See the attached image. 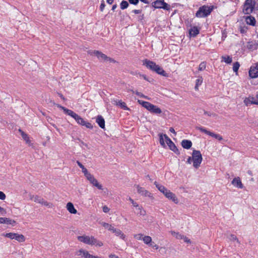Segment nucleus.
<instances>
[{
    "label": "nucleus",
    "instance_id": "obj_26",
    "mask_svg": "<svg viewBox=\"0 0 258 258\" xmlns=\"http://www.w3.org/2000/svg\"><path fill=\"white\" fill-rule=\"evenodd\" d=\"M199 33V29L196 26H194L189 30V35L193 37L196 36Z\"/></svg>",
    "mask_w": 258,
    "mask_h": 258
},
{
    "label": "nucleus",
    "instance_id": "obj_38",
    "mask_svg": "<svg viewBox=\"0 0 258 258\" xmlns=\"http://www.w3.org/2000/svg\"><path fill=\"white\" fill-rule=\"evenodd\" d=\"M239 67H240V64L237 61V62H234L233 65V71L237 74L238 70L239 68Z\"/></svg>",
    "mask_w": 258,
    "mask_h": 258
},
{
    "label": "nucleus",
    "instance_id": "obj_44",
    "mask_svg": "<svg viewBox=\"0 0 258 258\" xmlns=\"http://www.w3.org/2000/svg\"><path fill=\"white\" fill-rule=\"evenodd\" d=\"M247 47L250 49H254L256 48L255 45H253L252 42H248Z\"/></svg>",
    "mask_w": 258,
    "mask_h": 258
},
{
    "label": "nucleus",
    "instance_id": "obj_36",
    "mask_svg": "<svg viewBox=\"0 0 258 258\" xmlns=\"http://www.w3.org/2000/svg\"><path fill=\"white\" fill-rule=\"evenodd\" d=\"M143 240L146 244H149L152 242V238L149 236H145L143 237Z\"/></svg>",
    "mask_w": 258,
    "mask_h": 258
},
{
    "label": "nucleus",
    "instance_id": "obj_43",
    "mask_svg": "<svg viewBox=\"0 0 258 258\" xmlns=\"http://www.w3.org/2000/svg\"><path fill=\"white\" fill-rule=\"evenodd\" d=\"M206 62H202L200 64L198 70L199 71H202L206 69Z\"/></svg>",
    "mask_w": 258,
    "mask_h": 258
},
{
    "label": "nucleus",
    "instance_id": "obj_4",
    "mask_svg": "<svg viewBox=\"0 0 258 258\" xmlns=\"http://www.w3.org/2000/svg\"><path fill=\"white\" fill-rule=\"evenodd\" d=\"M82 242L90 245H95L98 247H101L103 245V243L97 239L93 236L82 235Z\"/></svg>",
    "mask_w": 258,
    "mask_h": 258
},
{
    "label": "nucleus",
    "instance_id": "obj_30",
    "mask_svg": "<svg viewBox=\"0 0 258 258\" xmlns=\"http://www.w3.org/2000/svg\"><path fill=\"white\" fill-rule=\"evenodd\" d=\"M165 136H167V135L165 134H159V142H160V145L163 148L166 147V144L165 143V142H166L165 139Z\"/></svg>",
    "mask_w": 258,
    "mask_h": 258
},
{
    "label": "nucleus",
    "instance_id": "obj_54",
    "mask_svg": "<svg viewBox=\"0 0 258 258\" xmlns=\"http://www.w3.org/2000/svg\"><path fill=\"white\" fill-rule=\"evenodd\" d=\"M0 213L3 215H4L6 213V210H5L3 208L1 207V206H0Z\"/></svg>",
    "mask_w": 258,
    "mask_h": 258
},
{
    "label": "nucleus",
    "instance_id": "obj_61",
    "mask_svg": "<svg viewBox=\"0 0 258 258\" xmlns=\"http://www.w3.org/2000/svg\"><path fill=\"white\" fill-rule=\"evenodd\" d=\"M140 1L145 4H149V2L147 0H140Z\"/></svg>",
    "mask_w": 258,
    "mask_h": 258
},
{
    "label": "nucleus",
    "instance_id": "obj_15",
    "mask_svg": "<svg viewBox=\"0 0 258 258\" xmlns=\"http://www.w3.org/2000/svg\"><path fill=\"white\" fill-rule=\"evenodd\" d=\"M16 221L9 218H0V224H7L8 225H14Z\"/></svg>",
    "mask_w": 258,
    "mask_h": 258
},
{
    "label": "nucleus",
    "instance_id": "obj_63",
    "mask_svg": "<svg viewBox=\"0 0 258 258\" xmlns=\"http://www.w3.org/2000/svg\"><path fill=\"white\" fill-rule=\"evenodd\" d=\"M59 96H60V97L61 98V99H62V100H64L65 99H64V97H63V96L62 95L60 94V95H59Z\"/></svg>",
    "mask_w": 258,
    "mask_h": 258
},
{
    "label": "nucleus",
    "instance_id": "obj_6",
    "mask_svg": "<svg viewBox=\"0 0 258 258\" xmlns=\"http://www.w3.org/2000/svg\"><path fill=\"white\" fill-rule=\"evenodd\" d=\"M213 10V7L211 8L208 6H203L200 7L197 12L196 16L197 17H205L210 14Z\"/></svg>",
    "mask_w": 258,
    "mask_h": 258
},
{
    "label": "nucleus",
    "instance_id": "obj_42",
    "mask_svg": "<svg viewBox=\"0 0 258 258\" xmlns=\"http://www.w3.org/2000/svg\"><path fill=\"white\" fill-rule=\"evenodd\" d=\"M229 239H230V240H231L232 241H234V242L235 241L238 244H239V243H240L238 238H237V237L234 234H231L230 235Z\"/></svg>",
    "mask_w": 258,
    "mask_h": 258
},
{
    "label": "nucleus",
    "instance_id": "obj_22",
    "mask_svg": "<svg viewBox=\"0 0 258 258\" xmlns=\"http://www.w3.org/2000/svg\"><path fill=\"white\" fill-rule=\"evenodd\" d=\"M182 147L186 149H189L192 145V143L190 140H183L181 143Z\"/></svg>",
    "mask_w": 258,
    "mask_h": 258
},
{
    "label": "nucleus",
    "instance_id": "obj_32",
    "mask_svg": "<svg viewBox=\"0 0 258 258\" xmlns=\"http://www.w3.org/2000/svg\"><path fill=\"white\" fill-rule=\"evenodd\" d=\"M222 61H224L227 64H230L232 62V57L229 55L222 56L221 57Z\"/></svg>",
    "mask_w": 258,
    "mask_h": 258
},
{
    "label": "nucleus",
    "instance_id": "obj_52",
    "mask_svg": "<svg viewBox=\"0 0 258 258\" xmlns=\"http://www.w3.org/2000/svg\"><path fill=\"white\" fill-rule=\"evenodd\" d=\"M129 2L131 4L136 5L139 3V0H128Z\"/></svg>",
    "mask_w": 258,
    "mask_h": 258
},
{
    "label": "nucleus",
    "instance_id": "obj_25",
    "mask_svg": "<svg viewBox=\"0 0 258 258\" xmlns=\"http://www.w3.org/2000/svg\"><path fill=\"white\" fill-rule=\"evenodd\" d=\"M245 21L246 23L250 25L254 26L255 24V20L254 18L251 16H247L245 18Z\"/></svg>",
    "mask_w": 258,
    "mask_h": 258
},
{
    "label": "nucleus",
    "instance_id": "obj_62",
    "mask_svg": "<svg viewBox=\"0 0 258 258\" xmlns=\"http://www.w3.org/2000/svg\"><path fill=\"white\" fill-rule=\"evenodd\" d=\"M117 7L116 5H114L112 7V10L114 11Z\"/></svg>",
    "mask_w": 258,
    "mask_h": 258
},
{
    "label": "nucleus",
    "instance_id": "obj_55",
    "mask_svg": "<svg viewBox=\"0 0 258 258\" xmlns=\"http://www.w3.org/2000/svg\"><path fill=\"white\" fill-rule=\"evenodd\" d=\"M204 114L205 115H206L209 116H215L214 114L211 113L210 112H207V111H205L204 112Z\"/></svg>",
    "mask_w": 258,
    "mask_h": 258
},
{
    "label": "nucleus",
    "instance_id": "obj_53",
    "mask_svg": "<svg viewBox=\"0 0 258 258\" xmlns=\"http://www.w3.org/2000/svg\"><path fill=\"white\" fill-rule=\"evenodd\" d=\"M105 6V5L104 4V2H102L100 6V9L101 11L102 12L103 11Z\"/></svg>",
    "mask_w": 258,
    "mask_h": 258
},
{
    "label": "nucleus",
    "instance_id": "obj_10",
    "mask_svg": "<svg viewBox=\"0 0 258 258\" xmlns=\"http://www.w3.org/2000/svg\"><path fill=\"white\" fill-rule=\"evenodd\" d=\"M248 73L250 78H256L258 77V62L250 67Z\"/></svg>",
    "mask_w": 258,
    "mask_h": 258
},
{
    "label": "nucleus",
    "instance_id": "obj_1",
    "mask_svg": "<svg viewBox=\"0 0 258 258\" xmlns=\"http://www.w3.org/2000/svg\"><path fill=\"white\" fill-rule=\"evenodd\" d=\"M82 172L89 183L93 186L96 187L99 190H103V186L94 177V175L82 165Z\"/></svg>",
    "mask_w": 258,
    "mask_h": 258
},
{
    "label": "nucleus",
    "instance_id": "obj_48",
    "mask_svg": "<svg viewBox=\"0 0 258 258\" xmlns=\"http://www.w3.org/2000/svg\"><path fill=\"white\" fill-rule=\"evenodd\" d=\"M162 9L166 10H169L170 9V6L168 4H167L164 1V4L163 5V7H162Z\"/></svg>",
    "mask_w": 258,
    "mask_h": 258
},
{
    "label": "nucleus",
    "instance_id": "obj_33",
    "mask_svg": "<svg viewBox=\"0 0 258 258\" xmlns=\"http://www.w3.org/2000/svg\"><path fill=\"white\" fill-rule=\"evenodd\" d=\"M15 239L18 241V242H23L25 241V238L23 234H19L16 233Z\"/></svg>",
    "mask_w": 258,
    "mask_h": 258
},
{
    "label": "nucleus",
    "instance_id": "obj_49",
    "mask_svg": "<svg viewBox=\"0 0 258 258\" xmlns=\"http://www.w3.org/2000/svg\"><path fill=\"white\" fill-rule=\"evenodd\" d=\"M182 240H183V241L185 242H186V243H191V241L189 239H188L187 237H186L184 235H183L182 236Z\"/></svg>",
    "mask_w": 258,
    "mask_h": 258
},
{
    "label": "nucleus",
    "instance_id": "obj_21",
    "mask_svg": "<svg viewBox=\"0 0 258 258\" xmlns=\"http://www.w3.org/2000/svg\"><path fill=\"white\" fill-rule=\"evenodd\" d=\"M96 122L101 128H105V120L101 115L97 116Z\"/></svg>",
    "mask_w": 258,
    "mask_h": 258
},
{
    "label": "nucleus",
    "instance_id": "obj_3",
    "mask_svg": "<svg viewBox=\"0 0 258 258\" xmlns=\"http://www.w3.org/2000/svg\"><path fill=\"white\" fill-rule=\"evenodd\" d=\"M203 160L202 155L199 150H194L192 156L189 157L187 160V163L191 164V162H193V166L198 169L202 163Z\"/></svg>",
    "mask_w": 258,
    "mask_h": 258
},
{
    "label": "nucleus",
    "instance_id": "obj_13",
    "mask_svg": "<svg viewBox=\"0 0 258 258\" xmlns=\"http://www.w3.org/2000/svg\"><path fill=\"white\" fill-rule=\"evenodd\" d=\"M143 64L147 68L154 72L157 66V64H156L154 62L147 59H145L143 61Z\"/></svg>",
    "mask_w": 258,
    "mask_h": 258
},
{
    "label": "nucleus",
    "instance_id": "obj_23",
    "mask_svg": "<svg viewBox=\"0 0 258 258\" xmlns=\"http://www.w3.org/2000/svg\"><path fill=\"white\" fill-rule=\"evenodd\" d=\"M58 108L62 109L63 111V112L68 115H69L71 116V115L72 114L73 111L71 110H70L69 109H67L65 108L64 107L58 104H54Z\"/></svg>",
    "mask_w": 258,
    "mask_h": 258
},
{
    "label": "nucleus",
    "instance_id": "obj_58",
    "mask_svg": "<svg viewBox=\"0 0 258 258\" xmlns=\"http://www.w3.org/2000/svg\"><path fill=\"white\" fill-rule=\"evenodd\" d=\"M169 131L170 132L174 134L175 135H176V132H175V130H174V128L173 127H170V129H169Z\"/></svg>",
    "mask_w": 258,
    "mask_h": 258
},
{
    "label": "nucleus",
    "instance_id": "obj_27",
    "mask_svg": "<svg viewBox=\"0 0 258 258\" xmlns=\"http://www.w3.org/2000/svg\"><path fill=\"white\" fill-rule=\"evenodd\" d=\"M164 4V0L156 1L153 3L152 5L156 9H162Z\"/></svg>",
    "mask_w": 258,
    "mask_h": 258
},
{
    "label": "nucleus",
    "instance_id": "obj_14",
    "mask_svg": "<svg viewBox=\"0 0 258 258\" xmlns=\"http://www.w3.org/2000/svg\"><path fill=\"white\" fill-rule=\"evenodd\" d=\"M128 201L132 204L134 207H138V210L139 211V214L141 216H145L146 215V211L142 208V207L140 206L138 204L135 202L131 197H129Z\"/></svg>",
    "mask_w": 258,
    "mask_h": 258
},
{
    "label": "nucleus",
    "instance_id": "obj_24",
    "mask_svg": "<svg viewBox=\"0 0 258 258\" xmlns=\"http://www.w3.org/2000/svg\"><path fill=\"white\" fill-rule=\"evenodd\" d=\"M154 72L161 76H163L164 77L167 76V74L166 73V72L163 70V69L161 67H160L158 65H157V67H156V69H155Z\"/></svg>",
    "mask_w": 258,
    "mask_h": 258
},
{
    "label": "nucleus",
    "instance_id": "obj_9",
    "mask_svg": "<svg viewBox=\"0 0 258 258\" xmlns=\"http://www.w3.org/2000/svg\"><path fill=\"white\" fill-rule=\"evenodd\" d=\"M196 128L200 131L201 132H203L207 135H208L212 137L215 138V139H217L219 141H221L223 139L221 135L219 134H214V133H212L209 131L207 130L206 128L203 127H197Z\"/></svg>",
    "mask_w": 258,
    "mask_h": 258
},
{
    "label": "nucleus",
    "instance_id": "obj_41",
    "mask_svg": "<svg viewBox=\"0 0 258 258\" xmlns=\"http://www.w3.org/2000/svg\"><path fill=\"white\" fill-rule=\"evenodd\" d=\"M128 6V3L125 1H123L120 3V8L122 10H124L126 8H127Z\"/></svg>",
    "mask_w": 258,
    "mask_h": 258
},
{
    "label": "nucleus",
    "instance_id": "obj_28",
    "mask_svg": "<svg viewBox=\"0 0 258 258\" xmlns=\"http://www.w3.org/2000/svg\"><path fill=\"white\" fill-rule=\"evenodd\" d=\"M101 225L104 227L105 229H107L108 231H112L114 229V227L111 224H109L108 223H106L104 222H101L99 223Z\"/></svg>",
    "mask_w": 258,
    "mask_h": 258
},
{
    "label": "nucleus",
    "instance_id": "obj_31",
    "mask_svg": "<svg viewBox=\"0 0 258 258\" xmlns=\"http://www.w3.org/2000/svg\"><path fill=\"white\" fill-rule=\"evenodd\" d=\"M30 199L31 200H33L35 202L37 203H39V204H41V203L42 202V200H43V198H40V197L38 196H30Z\"/></svg>",
    "mask_w": 258,
    "mask_h": 258
},
{
    "label": "nucleus",
    "instance_id": "obj_20",
    "mask_svg": "<svg viewBox=\"0 0 258 258\" xmlns=\"http://www.w3.org/2000/svg\"><path fill=\"white\" fill-rule=\"evenodd\" d=\"M115 235L116 236H119L121 239L123 240H125L126 236L124 234V233L119 229L114 228L113 231H112Z\"/></svg>",
    "mask_w": 258,
    "mask_h": 258
},
{
    "label": "nucleus",
    "instance_id": "obj_35",
    "mask_svg": "<svg viewBox=\"0 0 258 258\" xmlns=\"http://www.w3.org/2000/svg\"><path fill=\"white\" fill-rule=\"evenodd\" d=\"M16 233H4L3 235L6 237L9 238L11 239H15Z\"/></svg>",
    "mask_w": 258,
    "mask_h": 258
},
{
    "label": "nucleus",
    "instance_id": "obj_12",
    "mask_svg": "<svg viewBox=\"0 0 258 258\" xmlns=\"http://www.w3.org/2000/svg\"><path fill=\"white\" fill-rule=\"evenodd\" d=\"M243 102L246 106H248L251 104L258 105V101L254 100L252 96H249L244 99Z\"/></svg>",
    "mask_w": 258,
    "mask_h": 258
},
{
    "label": "nucleus",
    "instance_id": "obj_46",
    "mask_svg": "<svg viewBox=\"0 0 258 258\" xmlns=\"http://www.w3.org/2000/svg\"><path fill=\"white\" fill-rule=\"evenodd\" d=\"M82 125H86V126L88 128H92V125L91 123L88 122V123H86L85 121H83L82 120Z\"/></svg>",
    "mask_w": 258,
    "mask_h": 258
},
{
    "label": "nucleus",
    "instance_id": "obj_19",
    "mask_svg": "<svg viewBox=\"0 0 258 258\" xmlns=\"http://www.w3.org/2000/svg\"><path fill=\"white\" fill-rule=\"evenodd\" d=\"M232 184L235 187L239 188H243V184L240 180V179L239 177H235L234 178L231 182Z\"/></svg>",
    "mask_w": 258,
    "mask_h": 258
},
{
    "label": "nucleus",
    "instance_id": "obj_57",
    "mask_svg": "<svg viewBox=\"0 0 258 258\" xmlns=\"http://www.w3.org/2000/svg\"><path fill=\"white\" fill-rule=\"evenodd\" d=\"M140 76L142 78H143L144 79H145V80H146L147 81H149L146 75H140Z\"/></svg>",
    "mask_w": 258,
    "mask_h": 258
},
{
    "label": "nucleus",
    "instance_id": "obj_2",
    "mask_svg": "<svg viewBox=\"0 0 258 258\" xmlns=\"http://www.w3.org/2000/svg\"><path fill=\"white\" fill-rule=\"evenodd\" d=\"M154 184L158 189L162 192L166 198L173 201L175 204H177L178 203V200L174 194L171 192L170 190L168 189L164 186L156 181L154 182Z\"/></svg>",
    "mask_w": 258,
    "mask_h": 258
},
{
    "label": "nucleus",
    "instance_id": "obj_39",
    "mask_svg": "<svg viewBox=\"0 0 258 258\" xmlns=\"http://www.w3.org/2000/svg\"><path fill=\"white\" fill-rule=\"evenodd\" d=\"M71 116L74 118L78 123H80V120L81 119V117L75 112L73 111Z\"/></svg>",
    "mask_w": 258,
    "mask_h": 258
},
{
    "label": "nucleus",
    "instance_id": "obj_45",
    "mask_svg": "<svg viewBox=\"0 0 258 258\" xmlns=\"http://www.w3.org/2000/svg\"><path fill=\"white\" fill-rule=\"evenodd\" d=\"M135 238L137 240H143V235L142 234H137L134 235Z\"/></svg>",
    "mask_w": 258,
    "mask_h": 258
},
{
    "label": "nucleus",
    "instance_id": "obj_29",
    "mask_svg": "<svg viewBox=\"0 0 258 258\" xmlns=\"http://www.w3.org/2000/svg\"><path fill=\"white\" fill-rule=\"evenodd\" d=\"M203 82V79L202 77L199 76L198 77V78L196 81V85L195 87V89L196 91L199 90V87L201 86Z\"/></svg>",
    "mask_w": 258,
    "mask_h": 258
},
{
    "label": "nucleus",
    "instance_id": "obj_17",
    "mask_svg": "<svg viewBox=\"0 0 258 258\" xmlns=\"http://www.w3.org/2000/svg\"><path fill=\"white\" fill-rule=\"evenodd\" d=\"M138 192L142 196H145V197H151V193L149 192L148 190L145 189L144 188L139 186L138 185L137 186Z\"/></svg>",
    "mask_w": 258,
    "mask_h": 258
},
{
    "label": "nucleus",
    "instance_id": "obj_8",
    "mask_svg": "<svg viewBox=\"0 0 258 258\" xmlns=\"http://www.w3.org/2000/svg\"><path fill=\"white\" fill-rule=\"evenodd\" d=\"M94 54L98 57V58L102 61H110L114 62L115 61L111 58L108 57L105 54L99 51H95Z\"/></svg>",
    "mask_w": 258,
    "mask_h": 258
},
{
    "label": "nucleus",
    "instance_id": "obj_51",
    "mask_svg": "<svg viewBox=\"0 0 258 258\" xmlns=\"http://www.w3.org/2000/svg\"><path fill=\"white\" fill-rule=\"evenodd\" d=\"M102 208H103V211L105 213H107L109 212L110 209L107 206H104Z\"/></svg>",
    "mask_w": 258,
    "mask_h": 258
},
{
    "label": "nucleus",
    "instance_id": "obj_64",
    "mask_svg": "<svg viewBox=\"0 0 258 258\" xmlns=\"http://www.w3.org/2000/svg\"><path fill=\"white\" fill-rule=\"evenodd\" d=\"M77 163L78 164V165L81 167V162H80L79 161H77Z\"/></svg>",
    "mask_w": 258,
    "mask_h": 258
},
{
    "label": "nucleus",
    "instance_id": "obj_50",
    "mask_svg": "<svg viewBox=\"0 0 258 258\" xmlns=\"http://www.w3.org/2000/svg\"><path fill=\"white\" fill-rule=\"evenodd\" d=\"M6 198V196L3 191H0V200H4Z\"/></svg>",
    "mask_w": 258,
    "mask_h": 258
},
{
    "label": "nucleus",
    "instance_id": "obj_37",
    "mask_svg": "<svg viewBox=\"0 0 258 258\" xmlns=\"http://www.w3.org/2000/svg\"><path fill=\"white\" fill-rule=\"evenodd\" d=\"M170 232L173 236L175 237L176 238H177L178 239H182L183 235H181L180 233H179L178 232H176L173 231H171Z\"/></svg>",
    "mask_w": 258,
    "mask_h": 258
},
{
    "label": "nucleus",
    "instance_id": "obj_18",
    "mask_svg": "<svg viewBox=\"0 0 258 258\" xmlns=\"http://www.w3.org/2000/svg\"><path fill=\"white\" fill-rule=\"evenodd\" d=\"M113 104L114 105H116L120 106V107L121 108L123 109V110H129V108L126 105L125 103L124 102H122L121 100H114L113 101Z\"/></svg>",
    "mask_w": 258,
    "mask_h": 258
},
{
    "label": "nucleus",
    "instance_id": "obj_7",
    "mask_svg": "<svg viewBox=\"0 0 258 258\" xmlns=\"http://www.w3.org/2000/svg\"><path fill=\"white\" fill-rule=\"evenodd\" d=\"M255 5L254 0H246L243 5V12L245 14H250L253 11Z\"/></svg>",
    "mask_w": 258,
    "mask_h": 258
},
{
    "label": "nucleus",
    "instance_id": "obj_11",
    "mask_svg": "<svg viewBox=\"0 0 258 258\" xmlns=\"http://www.w3.org/2000/svg\"><path fill=\"white\" fill-rule=\"evenodd\" d=\"M165 139L166 144L168 146L170 149L173 151L176 154H179V152L178 150L171 139L167 136H165Z\"/></svg>",
    "mask_w": 258,
    "mask_h": 258
},
{
    "label": "nucleus",
    "instance_id": "obj_59",
    "mask_svg": "<svg viewBox=\"0 0 258 258\" xmlns=\"http://www.w3.org/2000/svg\"><path fill=\"white\" fill-rule=\"evenodd\" d=\"M113 2V0H107V3L108 4H112Z\"/></svg>",
    "mask_w": 258,
    "mask_h": 258
},
{
    "label": "nucleus",
    "instance_id": "obj_34",
    "mask_svg": "<svg viewBox=\"0 0 258 258\" xmlns=\"http://www.w3.org/2000/svg\"><path fill=\"white\" fill-rule=\"evenodd\" d=\"M19 132L21 133L22 137L23 139L27 143H29L30 142L29 140V138L28 136L25 134L24 132H23L21 130H19Z\"/></svg>",
    "mask_w": 258,
    "mask_h": 258
},
{
    "label": "nucleus",
    "instance_id": "obj_40",
    "mask_svg": "<svg viewBox=\"0 0 258 258\" xmlns=\"http://www.w3.org/2000/svg\"><path fill=\"white\" fill-rule=\"evenodd\" d=\"M41 204L48 208H52L53 207L52 203L48 202L47 201H45L44 199H43L42 202Z\"/></svg>",
    "mask_w": 258,
    "mask_h": 258
},
{
    "label": "nucleus",
    "instance_id": "obj_60",
    "mask_svg": "<svg viewBox=\"0 0 258 258\" xmlns=\"http://www.w3.org/2000/svg\"><path fill=\"white\" fill-rule=\"evenodd\" d=\"M153 247L155 249H157L159 248V246L158 245L155 244L154 245H153Z\"/></svg>",
    "mask_w": 258,
    "mask_h": 258
},
{
    "label": "nucleus",
    "instance_id": "obj_56",
    "mask_svg": "<svg viewBox=\"0 0 258 258\" xmlns=\"http://www.w3.org/2000/svg\"><path fill=\"white\" fill-rule=\"evenodd\" d=\"M133 12L136 14H139L141 13V11L139 10H134L133 11Z\"/></svg>",
    "mask_w": 258,
    "mask_h": 258
},
{
    "label": "nucleus",
    "instance_id": "obj_16",
    "mask_svg": "<svg viewBox=\"0 0 258 258\" xmlns=\"http://www.w3.org/2000/svg\"><path fill=\"white\" fill-rule=\"evenodd\" d=\"M67 210L70 214H76L77 210L75 208L73 204L71 202H69L66 205Z\"/></svg>",
    "mask_w": 258,
    "mask_h": 258
},
{
    "label": "nucleus",
    "instance_id": "obj_47",
    "mask_svg": "<svg viewBox=\"0 0 258 258\" xmlns=\"http://www.w3.org/2000/svg\"><path fill=\"white\" fill-rule=\"evenodd\" d=\"M135 94L136 95H137L138 96H140V97H142V98H144L145 99H148L147 96L144 95L143 94H142V93H140L139 92L136 91Z\"/></svg>",
    "mask_w": 258,
    "mask_h": 258
},
{
    "label": "nucleus",
    "instance_id": "obj_5",
    "mask_svg": "<svg viewBox=\"0 0 258 258\" xmlns=\"http://www.w3.org/2000/svg\"><path fill=\"white\" fill-rule=\"evenodd\" d=\"M139 103L142 105L151 113L155 114H159L162 113L161 109L156 105H154L149 102L138 100Z\"/></svg>",
    "mask_w": 258,
    "mask_h": 258
}]
</instances>
